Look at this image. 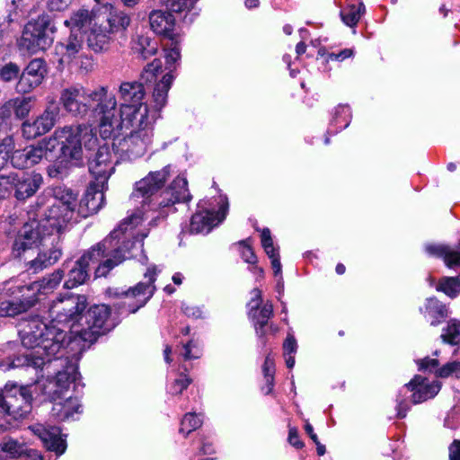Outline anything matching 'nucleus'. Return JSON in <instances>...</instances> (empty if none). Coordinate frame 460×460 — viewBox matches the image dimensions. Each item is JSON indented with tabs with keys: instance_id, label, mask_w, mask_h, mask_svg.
I'll return each instance as SVG.
<instances>
[{
	"instance_id": "nucleus-1",
	"label": "nucleus",
	"mask_w": 460,
	"mask_h": 460,
	"mask_svg": "<svg viewBox=\"0 0 460 460\" xmlns=\"http://www.w3.org/2000/svg\"><path fill=\"white\" fill-rule=\"evenodd\" d=\"M86 307V297L69 295L52 302L49 308V323L38 317L20 324L19 335L25 348H38L49 354H58L66 344L67 332L78 324L81 314Z\"/></svg>"
},
{
	"instance_id": "nucleus-2",
	"label": "nucleus",
	"mask_w": 460,
	"mask_h": 460,
	"mask_svg": "<svg viewBox=\"0 0 460 460\" xmlns=\"http://www.w3.org/2000/svg\"><path fill=\"white\" fill-rule=\"evenodd\" d=\"M142 210H136L111 232L106 238L80 257L69 270L64 287L70 289L84 283L89 277L90 261L100 262L96 273L98 276L105 277L113 268L125 260L130 259L133 256V250L136 248L137 243H142L147 235V234H144L141 239L138 240L133 233L134 228L142 222Z\"/></svg>"
},
{
	"instance_id": "nucleus-3",
	"label": "nucleus",
	"mask_w": 460,
	"mask_h": 460,
	"mask_svg": "<svg viewBox=\"0 0 460 460\" xmlns=\"http://www.w3.org/2000/svg\"><path fill=\"white\" fill-rule=\"evenodd\" d=\"M117 107V100L109 93L107 86L88 90L82 86H71L61 91L58 101L49 99L45 115H108Z\"/></svg>"
},
{
	"instance_id": "nucleus-4",
	"label": "nucleus",
	"mask_w": 460,
	"mask_h": 460,
	"mask_svg": "<svg viewBox=\"0 0 460 460\" xmlns=\"http://www.w3.org/2000/svg\"><path fill=\"white\" fill-rule=\"evenodd\" d=\"M34 350L15 358L13 361V367H32L35 369L42 368L45 367L47 369H58L62 367V370H58L56 376L49 380L48 385L44 386V394L48 395L50 401H57L63 399L64 393H66L70 385L75 381L77 367L68 358H63L62 355L47 354L40 350L38 353V348H32ZM48 373H50L48 370Z\"/></svg>"
},
{
	"instance_id": "nucleus-5",
	"label": "nucleus",
	"mask_w": 460,
	"mask_h": 460,
	"mask_svg": "<svg viewBox=\"0 0 460 460\" xmlns=\"http://www.w3.org/2000/svg\"><path fill=\"white\" fill-rule=\"evenodd\" d=\"M55 134L56 138L61 139V154L58 160L49 166L48 174L51 178L63 179L67 176L72 165H78L82 161L83 146L85 151H94L98 146V138L93 129L86 125L66 127Z\"/></svg>"
},
{
	"instance_id": "nucleus-6",
	"label": "nucleus",
	"mask_w": 460,
	"mask_h": 460,
	"mask_svg": "<svg viewBox=\"0 0 460 460\" xmlns=\"http://www.w3.org/2000/svg\"><path fill=\"white\" fill-rule=\"evenodd\" d=\"M170 175V166H164L161 171L151 172L145 178L136 183L131 194V199L142 205H148L150 209L158 210L159 216L151 220L150 225H156L157 219L166 217L169 211L176 202L173 194L165 189L161 193L158 191L164 187Z\"/></svg>"
},
{
	"instance_id": "nucleus-7",
	"label": "nucleus",
	"mask_w": 460,
	"mask_h": 460,
	"mask_svg": "<svg viewBox=\"0 0 460 460\" xmlns=\"http://www.w3.org/2000/svg\"><path fill=\"white\" fill-rule=\"evenodd\" d=\"M132 127L126 128L124 135L115 137L112 151L117 162L132 161L141 157L146 150L147 143L153 133L154 117L149 119H133Z\"/></svg>"
},
{
	"instance_id": "nucleus-8",
	"label": "nucleus",
	"mask_w": 460,
	"mask_h": 460,
	"mask_svg": "<svg viewBox=\"0 0 460 460\" xmlns=\"http://www.w3.org/2000/svg\"><path fill=\"white\" fill-rule=\"evenodd\" d=\"M31 385L7 383L0 394V428L5 429L7 416L17 420L24 418L31 410Z\"/></svg>"
},
{
	"instance_id": "nucleus-9",
	"label": "nucleus",
	"mask_w": 460,
	"mask_h": 460,
	"mask_svg": "<svg viewBox=\"0 0 460 460\" xmlns=\"http://www.w3.org/2000/svg\"><path fill=\"white\" fill-rule=\"evenodd\" d=\"M110 315L111 309L107 305H93L84 314H81L78 324L73 326V333L83 341L93 343L99 336L113 328Z\"/></svg>"
},
{
	"instance_id": "nucleus-10",
	"label": "nucleus",
	"mask_w": 460,
	"mask_h": 460,
	"mask_svg": "<svg viewBox=\"0 0 460 460\" xmlns=\"http://www.w3.org/2000/svg\"><path fill=\"white\" fill-rule=\"evenodd\" d=\"M53 196L56 202L45 214V224L51 229L64 231L67 223L74 219L77 195L66 187L58 186L53 190Z\"/></svg>"
},
{
	"instance_id": "nucleus-11",
	"label": "nucleus",
	"mask_w": 460,
	"mask_h": 460,
	"mask_svg": "<svg viewBox=\"0 0 460 460\" xmlns=\"http://www.w3.org/2000/svg\"><path fill=\"white\" fill-rule=\"evenodd\" d=\"M155 268L148 269L145 273L146 281L139 282L135 287L120 293H115L119 301L115 304L119 314H134L143 307L155 293Z\"/></svg>"
},
{
	"instance_id": "nucleus-12",
	"label": "nucleus",
	"mask_w": 460,
	"mask_h": 460,
	"mask_svg": "<svg viewBox=\"0 0 460 460\" xmlns=\"http://www.w3.org/2000/svg\"><path fill=\"white\" fill-rule=\"evenodd\" d=\"M53 33L51 18L49 14L43 13L25 25L20 46L31 53L45 50L53 42Z\"/></svg>"
},
{
	"instance_id": "nucleus-13",
	"label": "nucleus",
	"mask_w": 460,
	"mask_h": 460,
	"mask_svg": "<svg viewBox=\"0 0 460 460\" xmlns=\"http://www.w3.org/2000/svg\"><path fill=\"white\" fill-rule=\"evenodd\" d=\"M46 218L31 220L25 223L18 231L13 243V252L15 257H22L26 252L39 248L43 243V237L49 236L51 226H46Z\"/></svg>"
},
{
	"instance_id": "nucleus-14",
	"label": "nucleus",
	"mask_w": 460,
	"mask_h": 460,
	"mask_svg": "<svg viewBox=\"0 0 460 460\" xmlns=\"http://www.w3.org/2000/svg\"><path fill=\"white\" fill-rule=\"evenodd\" d=\"M63 231L51 229L49 236L43 237V243L39 246L37 257L27 262L28 270L37 273L55 264L62 255L60 246Z\"/></svg>"
},
{
	"instance_id": "nucleus-15",
	"label": "nucleus",
	"mask_w": 460,
	"mask_h": 460,
	"mask_svg": "<svg viewBox=\"0 0 460 460\" xmlns=\"http://www.w3.org/2000/svg\"><path fill=\"white\" fill-rule=\"evenodd\" d=\"M121 101L119 115H147L148 109L145 99L142 82H123L119 89Z\"/></svg>"
},
{
	"instance_id": "nucleus-16",
	"label": "nucleus",
	"mask_w": 460,
	"mask_h": 460,
	"mask_svg": "<svg viewBox=\"0 0 460 460\" xmlns=\"http://www.w3.org/2000/svg\"><path fill=\"white\" fill-rule=\"evenodd\" d=\"M58 144L57 138H49L42 141L37 146H31L22 150H15L9 155V159L14 168L25 169L39 164L41 159L47 155L48 152H52Z\"/></svg>"
},
{
	"instance_id": "nucleus-17",
	"label": "nucleus",
	"mask_w": 460,
	"mask_h": 460,
	"mask_svg": "<svg viewBox=\"0 0 460 460\" xmlns=\"http://www.w3.org/2000/svg\"><path fill=\"white\" fill-rule=\"evenodd\" d=\"M164 57L167 65L165 69L168 71L162 76V79L156 83L153 93L156 111H160L166 104L167 93L174 79L172 72L175 69V63L181 57L179 48L177 46L171 48L166 51Z\"/></svg>"
},
{
	"instance_id": "nucleus-18",
	"label": "nucleus",
	"mask_w": 460,
	"mask_h": 460,
	"mask_svg": "<svg viewBox=\"0 0 460 460\" xmlns=\"http://www.w3.org/2000/svg\"><path fill=\"white\" fill-rule=\"evenodd\" d=\"M11 191L17 200L25 201L34 196L43 184V177L40 173L31 172H10Z\"/></svg>"
},
{
	"instance_id": "nucleus-19",
	"label": "nucleus",
	"mask_w": 460,
	"mask_h": 460,
	"mask_svg": "<svg viewBox=\"0 0 460 460\" xmlns=\"http://www.w3.org/2000/svg\"><path fill=\"white\" fill-rule=\"evenodd\" d=\"M106 189L107 182L94 181L90 183L77 206V215L85 218L97 213L104 204V190Z\"/></svg>"
},
{
	"instance_id": "nucleus-20",
	"label": "nucleus",
	"mask_w": 460,
	"mask_h": 460,
	"mask_svg": "<svg viewBox=\"0 0 460 460\" xmlns=\"http://www.w3.org/2000/svg\"><path fill=\"white\" fill-rule=\"evenodd\" d=\"M90 172L95 181L107 182L114 172V164L111 161L110 147L106 145L99 146L94 154L86 155Z\"/></svg>"
},
{
	"instance_id": "nucleus-21",
	"label": "nucleus",
	"mask_w": 460,
	"mask_h": 460,
	"mask_svg": "<svg viewBox=\"0 0 460 460\" xmlns=\"http://www.w3.org/2000/svg\"><path fill=\"white\" fill-rule=\"evenodd\" d=\"M228 204H223L219 210L215 212L209 209L198 210L191 217L190 231L192 234H208L211 229L221 223L226 215Z\"/></svg>"
},
{
	"instance_id": "nucleus-22",
	"label": "nucleus",
	"mask_w": 460,
	"mask_h": 460,
	"mask_svg": "<svg viewBox=\"0 0 460 460\" xmlns=\"http://www.w3.org/2000/svg\"><path fill=\"white\" fill-rule=\"evenodd\" d=\"M253 297L252 298L251 305V314L254 321V328L256 334L260 338H263L267 334V329L269 320L273 316V305L270 302L265 303L259 312L258 309L262 302L261 292L258 288L252 290Z\"/></svg>"
},
{
	"instance_id": "nucleus-23",
	"label": "nucleus",
	"mask_w": 460,
	"mask_h": 460,
	"mask_svg": "<svg viewBox=\"0 0 460 460\" xmlns=\"http://www.w3.org/2000/svg\"><path fill=\"white\" fill-rule=\"evenodd\" d=\"M405 387L412 392L411 401L417 404L435 397L441 389V383L437 380L429 382L426 377L417 375Z\"/></svg>"
},
{
	"instance_id": "nucleus-24",
	"label": "nucleus",
	"mask_w": 460,
	"mask_h": 460,
	"mask_svg": "<svg viewBox=\"0 0 460 460\" xmlns=\"http://www.w3.org/2000/svg\"><path fill=\"white\" fill-rule=\"evenodd\" d=\"M33 432L40 438L48 450L62 455L66 447V441L61 438V429L56 426L45 427L36 425L32 427Z\"/></svg>"
},
{
	"instance_id": "nucleus-25",
	"label": "nucleus",
	"mask_w": 460,
	"mask_h": 460,
	"mask_svg": "<svg viewBox=\"0 0 460 460\" xmlns=\"http://www.w3.org/2000/svg\"><path fill=\"white\" fill-rule=\"evenodd\" d=\"M133 119H149V117H101L100 134L102 138L124 135L126 128L132 127Z\"/></svg>"
},
{
	"instance_id": "nucleus-26",
	"label": "nucleus",
	"mask_w": 460,
	"mask_h": 460,
	"mask_svg": "<svg viewBox=\"0 0 460 460\" xmlns=\"http://www.w3.org/2000/svg\"><path fill=\"white\" fill-rule=\"evenodd\" d=\"M149 22L154 32L173 40L175 19L172 13L166 11L154 10L149 14Z\"/></svg>"
},
{
	"instance_id": "nucleus-27",
	"label": "nucleus",
	"mask_w": 460,
	"mask_h": 460,
	"mask_svg": "<svg viewBox=\"0 0 460 460\" xmlns=\"http://www.w3.org/2000/svg\"><path fill=\"white\" fill-rule=\"evenodd\" d=\"M53 117H26L22 124V135L27 139H33L46 134L54 127Z\"/></svg>"
},
{
	"instance_id": "nucleus-28",
	"label": "nucleus",
	"mask_w": 460,
	"mask_h": 460,
	"mask_svg": "<svg viewBox=\"0 0 460 460\" xmlns=\"http://www.w3.org/2000/svg\"><path fill=\"white\" fill-rule=\"evenodd\" d=\"M85 34L87 45L94 52H100L108 48L111 33L103 22L98 23V21H94Z\"/></svg>"
},
{
	"instance_id": "nucleus-29",
	"label": "nucleus",
	"mask_w": 460,
	"mask_h": 460,
	"mask_svg": "<svg viewBox=\"0 0 460 460\" xmlns=\"http://www.w3.org/2000/svg\"><path fill=\"white\" fill-rule=\"evenodd\" d=\"M83 46L82 33L72 32L64 41L56 46V51L60 56V64H68L80 52Z\"/></svg>"
},
{
	"instance_id": "nucleus-30",
	"label": "nucleus",
	"mask_w": 460,
	"mask_h": 460,
	"mask_svg": "<svg viewBox=\"0 0 460 460\" xmlns=\"http://www.w3.org/2000/svg\"><path fill=\"white\" fill-rule=\"evenodd\" d=\"M51 417L58 421L72 419L75 413L80 412L81 404L76 397L69 396L65 400L52 401Z\"/></svg>"
},
{
	"instance_id": "nucleus-31",
	"label": "nucleus",
	"mask_w": 460,
	"mask_h": 460,
	"mask_svg": "<svg viewBox=\"0 0 460 460\" xmlns=\"http://www.w3.org/2000/svg\"><path fill=\"white\" fill-rule=\"evenodd\" d=\"M100 17L95 18L93 13L87 9H78L74 12L70 18L65 21V24L69 27L72 32L84 34L90 29L94 21L99 22Z\"/></svg>"
},
{
	"instance_id": "nucleus-32",
	"label": "nucleus",
	"mask_w": 460,
	"mask_h": 460,
	"mask_svg": "<svg viewBox=\"0 0 460 460\" xmlns=\"http://www.w3.org/2000/svg\"><path fill=\"white\" fill-rule=\"evenodd\" d=\"M105 10L108 11L105 25L111 34L125 31L130 24V17L124 11L112 5H106Z\"/></svg>"
},
{
	"instance_id": "nucleus-33",
	"label": "nucleus",
	"mask_w": 460,
	"mask_h": 460,
	"mask_svg": "<svg viewBox=\"0 0 460 460\" xmlns=\"http://www.w3.org/2000/svg\"><path fill=\"white\" fill-rule=\"evenodd\" d=\"M420 312L424 316H429L431 319L430 324L434 326L439 324L447 316L446 305L434 296L426 299L424 308L420 307Z\"/></svg>"
},
{
	"instance_id": "nucleus-34",
	"label": "nucleus",
	"mask_w": 460,
	"mask_h": 460,
	"mask_svg": "<svg viewBox=\"0 0 460 460\" xmlns=\"http://www.w3.org/2000/svg\"><path fill=\"white\" fill-rule=\"evenodd\" d=\"M436 290L444 293L451 299L460 295V274L455 277H442L436 285Z\"/></svg>"
},
{
	"instance_id": "nucleus-35",
	"label": "nucleus",
	"mask_w": 460,
	"mask_h": 460,
	"mask_svg": "<svg viewBox=\"0 0 460 460\" xmlns=\"http://www.w3.org/2000/svg\"><path fill=\"white\" fill-rule=\"evenodd\" d=\"M63 276V270H55L52 274L44 277L41 280L31 282V288L32 290H38L40 294H47L54 290L59 285Z\"/></svg>"
},
{
	"instance_id": "nucleus-36",
	"label": "nucleus",
	"mask_w": 460,
	"mask_h": 460,
	"mask_svg": "<svg viewBox=\"0 0 460 460\" xmlns=\"http://www.w3.org/2000/svg\"><path fill=\"white\" fill-rule=\"evenodd\" d=\"M365 12L366 8L362 2L350 4L341 11V17L346 25L354 27L358 24Z\"/></svg>"
},
{
	"instance_id": "nucleus-37",
	"label": "nucleus",
	"mask_w": 460,
	"mask_h": 460,
	"mask_svg": "<svg viewBox=\"0 0 460 460\" xmlns=\"http://www.w3.org/2000/svg\"><path fill=\"white\" fill-rule=\"evenodd\" d=\"M167 190L172 192V197H173L176 203L189 202L192 198L188 189V181L186 178L181 176L176 177L167 188Z\"/></svg>"
},
{
	"instance_id": "nucleus-38",
	"label": "nucleus",
	"mask_w": 460,
	"mask_h": 460,
	"mask_svg": "<svg viewBox=\"0 0 460 460\" xmlns=\"http://www.w3.org/2000/svg\"><path fill=\"white\" fill-rule=\"evenodd\" d=\"M31 307L30 300L22 302L18 298L4 301L0 305V314L3 316L14 317Z\"/></svg>"
},
{
	"instance_id": "nucleus-39",
	"label": "nucleus",
	"mask_w": 460,
	"mask_h": 460,
	"mask_svg": "<svg viewBox=\"0 0 460 460\" xmlns=\"http://www.w3.org/2000/svg\"><path fill=\"white\" fill-rule=\"evenodd\" d=\"M441 338L449 344L460 343V321L453 319L447 323L444 329Z\"/></svg>"
},
{
	"instance_id": "nucleus-40",
	"label": "nucleus",
	"mask_w": 460,
	"mask_h": 460,
	"mask_svg": "<svg viewBox=\"0 0 460 460\" xmlns=\"http://www.w3.org/2000/svg\"><path fill=\"white\" fill-rule=\"evenodd\" d=\"M0 448L3 452L9 454L13 458L19 457L27 451L22 443L13 438L3 441L0 445Z\"/></svg>"
},
{
	"instance_id": "nucleus-41",
	"label": "nucleus",
	"mask_w": 460,
	"mask_h": 460,
	"mask_svg": "<svg viewBox=\"0 0 460 460\" xmlns=\"http://www.w3.org/2000/svg\"><path fill=\"white\" fill-rule=\"evenodd\" d=\"M133 49L144 59H146L155 54L156 46L155 44H151L147 37H140L137 41L135 42Z\"/></svg>"
},
{
	"instance_id": "nucleus-42",
	"label": "nucleus",
	"mask_w": 460,
	"mask_h": 460,
	"mask_svg": "<svg viewBox=\"0 0 460 460\" xmlns=\"http://www.w3.org/2000/svg\"><path fill=\"white\" fill-rule=\"evenodd\" d=\"M202 425V420L193 412L186 413L181 420L180 432L182 434H190Z\"/></svg>"
},
{
	"instance_id": "nucleus-43",
	"label": "nucleus",
	"mask_w": 460,
	"mask_h": 460,
	"mask_svg": "<svg viewBox=\"0 0 460 460\" xmlns=\"http://www.w3.org/2000/svg\"><path fill=\"white\" fill-rule=\"evenodd\" d=\"M160 73H163L162 61L155 58L144 68L141 80L144 83H152L157 78Z\"/></svg>"
},
{
	"instance_id": "nucleus-44",
	"label": "nucleus",
	"mask_w": 460,
	"mask_h": 460,
	"mask_svg": "<svg viewBox=\"0 0 460 460\" xmlns=\"http://www.w3.org/2000/svg\"><path fill=\"white\" fill-rule=\"evenodd\" d=\"M166 7L174 13L190 12L199 0H160Z\"/></svg>"
},
{
	"instance_id": "nucleus-45",
	"label": "nucleus",
	"mask_w": 460,
	"mask_h": 460,
	"mask_svg": "<svg viewBox=\"0 0 460 460\" xmlns=\"http://www.w3.org/2000/svg\"><path fill=\"white\" fill-rule=\"evenodd\" d=\"M438 377L447 378L448 376H455L460 378V361H452L445 364L435 372Z\"/></svg>"
},
{
	"instance_id": "nucleus-46",
	"label": "nucleus",
	"mask_w": 460,
	"mask_h": 460,
	"mask_svg": "<svg viewBox=\"0 0 460 460\" xmlns=\"http://www.w3.org/2000/svg\"><path fill=\"white\" fill-rule=\"evenodd\" d=\"M262 371L266 382V387H263L262 389L265 391L266 394H269L273 389L274 381V362L269 356L265 358L262 366Z\"/></svg>"
},
{
	"instance_id": "nucleus-47",
	"label": "nucleus",
	"mask_w": 460,
	"mask_h": 460,
	"mask_svg": "<svg viewBox=\"0 0 460 460\" xmlns=\"http://www.w3.org/2000/svg\"><path fill=\"white\" fill-rule=\"evenodd\" d=\"M42 80L28 75L26 71H23L21 75L20 80L17 84V90L19 92L27 93L38 86Z\"/></svg>"
},
{
	"instance_id": "nucleus-48",
	"label": "nucleus",
	"mask_w": 460,
	"mask_h": 460,
	"mask_svg": "<svg viewBox=\"0 0 460 460\" xmlns=\"http://www.w3.org/2000/svg\"><path fill=\"white\" fill-rule=\"evenodd\" d=\"M13 108V115H28L31 108V101L30 98H16L8 101V107Z\"/></svg>"
},
{
	"instance_id": "nucleus-49",
	"label": "nucleus",
	"mask_w": 460,
	"mask_h": 460,
	"mask_svg": "<svg viewBox=\"0 0 460 460\" xmlns=\"http://www.w3.org/2000/svg\"><path fill=\"white\" fill-rule=\"evenodd\" d=\"M24 71H26L28 75H31L42 80L46 72L44 61L40 58H35L28 64Z\"/></svg>"
},
{
	"instance_id": "nucleus-50",
	"label": "nucleus",
	"mask_w": 460,
	"mask_h": 460,
	"mask_svg": "<svg viewBox=\"0 0 460 460\" xmlns=\"http://www.w3.org/2000/svg\"><path fill=\"white\" fill-rule=\"evenodd\" d=\"M18 289L19 293L21 294V297L18 299L22 302H26L30 300L31 302V307L39 300L38 296L40 295V292L38 290H32L31 283L18 287Z\"/></svg>"
},
{
	"instance_id": "nucleus-51",
	"label": "nucleus",
	"mask_w": 460,
	"mask_h": 460,
	"mask_svg": "<svg viewBox=\"0 0 460 460\" xmlns=\"http://www.w3.org/2000/svg\"><path fill=\"white\" fill-rule=\"evenodd\" d=\"M444 262L448 268L460 267V250L447 245Z\"/></svg>"
},
{
	"instance_id": "nucleus-52",
	"label": "nucleus",
	"mask_w": 460,
	"mask_h": 460,
	"mask_svg": "<svg viewBox=\"0 0 460 460\" xmlns=\"http://www.w3.org/2000/svg\"><path fill=\"white\" fill-rule=\"evenodd\" d=\"M261 245L269 257L278 253L273 245V240L269 228H264L261 232Z\"/></svg>"
},
{
	"instance_id": "nucleus-53",
	"label": "nucleus",
	"mask_w": 460,
	"mask_h": 460,
	"mask_svg": "<svg viewBox=\"0 0 460 460\" xmlns=\"http://www.w3.org/2000/svg\"><path fill=\"white\" fill-rule=\"evenodd\" d=\"M190 383L191 379L190 377H188L186 375H181L172 384L170 392L172 394H181L183 390L187 389Z\"/></svg>"
},
{
	"instance_id": "nucleus-54",
	"label": "nucleus",
	"mask_w": 460,
	"mask_h": 460,
	"mask_svg": "<svg viewBox=\"0 0 460 460\" xmlns=\"http://www.w3.org/2000/svg\"><path fill=\"white\" fill-rule=\"evenodd\" d=\"M19 72L20 69L18 66L9 63L0 70V76L4 81L9 82L15 79L18 76Z\"/></svg>"
},
{
	"instance_id": "nucleus-55",
	"label": "nucleus",
	"mask_w": 460,
	"mask_h": 460,
	"mask_svg": "<svg viewBox=\"0 0 460 460\" xmlns=\"http://www.w3.org/2000/svg\"><path fill=\"white\" fill-rule=\"evenodd\" d=\"M182 349L181 355L186 360L199 358L200 357V351L198 349L197 344L192 341L184 344Z\"/></svg>"
},
{
	"instance_id": "nucleus-56",
	"label": "nucleus",
	"mask_w": 460,
	"mask_h": 460,
	"mask_svg": "<svg viewBox=\"0 0 460 460\" xmlns=\"http://www.w3.org/2000/svg\"><path fill=\"white\" fill-rule=\"evenodd\" d=\"M74 0H48L47 8L50 12H63L66 10Z\"/></svg>"
},
{
	"instance_id": "nucleus-57",
	"label": "nucleus",
	"mask_w": 460,
	"mask_h": 460,
	"mask_svg": "<svg viewBox=\"0 0 460 460\" xmlns=\"http://www.w3.org/2000/svg\"><path fill=\"white\" fill-rule=\"evenodd\" d=\"M447 248V244L429 243L425 245V251L427 253L438 258H442L443 260L445 258Z\"/></svg>"
},
{
	"instance_id": "nucleus-58",
	"label": "nucleus",
	"mask_w": 460,
	"mask_h": 460,
	"mask_svg": "<svg viewBox=\"0 0 460 460\" xmlns=\"http://www.w3.org/2000/svg\"><path fill=\"white\" fill-rule=\"evenodd\" d=\"M11 193L10 174L0 175V200L8 197Z\"/></svg>"
},
{
	"instance_id": "nucleus-59",
	"label": "nucleus",
	"mask_w": 460,
	"mask_h": 460,
	"mask_svg": "<svg viewBox=\"0 0 460 460\" xmlns=\"http://www.w3.org/2000/svg\"><path fill=\"white\" fill-rule=\"evenodd\" d=\"M353 55V50L350 49H344L339 53H329L327 56V61H343L344 59L350 58Z\"/></svg>"
},
{
	"instance_id": "nucleus-60",
	"label": "nucleus",
	"mask_w": 460,
	"mask_h": 460,
	"mask_svg": "<svg viewBox=\"0 0 460 460\" xmlns=\"http://www.w3.org/2000/svg\"><path fill=\"white\" fill-rule=\"evenodd\" d=\"M297 344L295 337L293 335H288L287 339L283 344L284 354L287 356L288 354H293L296 351Z\"/></svg>"
},
{
	"instance_id": "nucleus-61",
	"label": "nucleus",
	"mask_w": 460,
	"mask_h": 460,
	"mask_svg": "<svg viewBox=\"0 0 460 460\" xmlns=\"http://www.w3.org/2000/svg\"><path fill=\"white\" fill-rule=\"evenodd\" d=\"M420 370L432 371L438 366V360L435 358H425L418 361Z\"/></svg>"
},
{
	"instance_id": "nucleus-62",
	"label": "nucleus",
	"mask_w": 460,
	"mask_h": 460,
	"mask_svg": "<svg viewBox=\"0 0 460 460\" xmlns=\"http://www.w3.org/2000/svg\"><path fill=\"white\" fill-rule=\"evenodd\" d=\"M288 442L294 447L300 449L304 447V443L300 440L296 429H290L288 433Z\"/></svg>"
},
{
	"instance_id": "nucleus-63",
	"label": "nucleus",
	"mask_w": 460,
	"mask_h": 460,
	"mask_svg": "<svg viewBox=\"0 0 460 460\" xmlns=\"http://www.w3.org/2000/svg\"><path fill=\"white\" fill-rule=\"evenodd\" d=\"M242 257L245 262L250 263V264H254L257 261V258H256L252 249L248 245L243 247V250L242 252Z\"/></svg>"
},
{
	"instance_id": "nucleus-64",
	"label": "nucleus",
	"mask_w": 460,
	"mask_h": 460,
	"mask_svg": "<svg viewBox=\"0 0 460 460\" xmlns=\"http://www.w3.org/2000/svg\"><path fill=\"white\" fill-rule=\"evenodd\" d=\"M449 459L460 460V440H455L449 447Z\"/></svg>"
}]
</instances>
